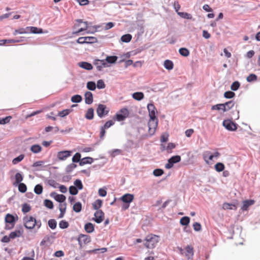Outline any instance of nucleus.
Masks as SVG:
<instances>
[{
    "instance_id": "052dcab7",
    "label": "nucleus",
    "mask_w": 260,
    "mask_h": 260,
    "mask_svg": "<svg viewBox=\"0 0 260 260\" xmlns=\"http://www.w3.org/2000/svg\"><path fill=\"white\" fill-rule=\"evenodd\" d=\"M24 155L21 154L18 157L15 158L13 161L12 162L13 164L15 165L18 163L19 162L21 161L23 158H24Z\"/></svg>"
},
{
    "instance_id": "2eb2a0df",
    "label": "nucleus",
    "mask_w": 260,
    "mask_h": 260,
    "mask_svg": "<svg viewBox=\"0 0 260 260\" xmlns=\"http://www.w3.org/2000/svg\"><path fill=\"white\" fill-rule=\"evenodd\" d=\"M235 104V102L232 100L222 104L223 112H225L230 110L234 106Z\"/></svg>"
},
{
    "instance_id": "9b49d317",
    "label": "nucleus",
    "mask_w": 260,
    "mask_h": 260,
    "mask_svg": "<svg viewBox=\"0 0 260 260\" xmlns=\"http://www.w3.org/2000/svg\"><path fill=\"white\" fill-rule=\"evenodd\" d=\"M91 241L90 237L88 235L80 234L78 237L79 244L81 245L82 244H86Z\"/></svg>"
},
{
    "instance_id": "4d7b16f0",
    "label": "nucleus",
    "mask_w": 260,
    "mask_h": 260,
    "mask_svg": "<svg viewBox=\"0 0 260 260\" xmlns=\"http://www.w3.org/2000/svg\"><path fill=\"white\" fill-rule=\"evenodd\" d=\"M209 154H210V152H208V151L206 152L204 154V158L206 162H208V161L207 160V158L210 160H212L213 159V158H214L213 154H211V155H209Z\"/></svg>"
},
{
    "instance_id": "6ab92c4d",
    "label": "nucleus",
    "mask_w": 260,
    "mask_h": 260,
    "mask_svg": "<svg viewBox=\"0 0 260 260\" xmlns=\"http://www.w3.org/2000/svg\"><path fill=\"white\" fill-rule=\"evenodd\" d=\"M254 203V201L253 200H245L243 202V206L241 209L243 211L247 210L248 207Z\"/></svg>"
},
{
    "instance_id": "5fc2aeb1",
    "label": "nucleus",
    "mask_w": 260,
    "mask_h": 260,
    "mask_svg": "<svg viewBox=\"0 0 260 260\" xmlns=\"http://www.w3.org/2000/svg\"><path fill=\"white\" fill-rule=\"evenodd\" d=\"M31 209V208L29 205L27 204H24L22 205V211L24 213H26L28 212Z\"/></svg>"
},
{
    "instance_id": "4be33fe9",
    "label": "nucleus",
    "mask_w": 260,
    "mask_h": 260,
    "mask_svg": "<svg viewBox=\"0 0 260 260\" xmlns=\"http://www.w3.org/2000/svg\"><path fill=\"white\" fill-rule=\"evenodd\" d=\"M84 230L88 233H92L94 230V226L92 223L88 222L85 224Z\"/></svg>"
},
{
    "instance_id": "423d86ee",
    "label": "nucleus",
    "mask_w": 260,
    "mask_h": 260,
    "mask_svg": "<svg viewBox=\"0 0 260 260\" xmlns=\"http://www.w3.org/2000/svg\"><path fill=\"white\" fill-rule=\"evenodd\" d=\"M222 125L230 131H235L237 129V124L230 119L223 120Z\"/></svg>"
},
{
    "instance_id": "e433bc0d",
    "label": "nucleus",
    "mask_w": 260,
    "mask_h": 260,
    "mask_svg": "<svg viewBox=\"0 0 260 260\" xmlns=\"http://www.w3.org/2000/svg\"><path fill=\"white\" fill-rule=\"evenodd\" d=\"M102 201L98 199L92 204V206L94 209L98 210L102 206Z\"/></svg>"
},
{
    "instance_id": "4468645a",
    "label": "nucleus",
    "mask_w": 260,
    "mask_h": 260,
    "mask_svg": "<svg viewBox=\"0 0 260 260\" xmlns=\"http://www.w3.org/2000/svg\"><path fill=\"white\" fill-rule=\"evenodd\" d=\"M51 196L53 197L56 201L60 203V204H62V203L64 202L66 199L65 196L63 194H58L56 192H52L51 193Z\"/></svg>"
},
{
    "instance_id": "09e8293b",
    "label": "nucleus",
    "mask_w": 260,
    "mask_h": 260,
    "mask_svg": "<svg viewBox=\"0 0 260 260\" xmlns=\"http://www.w3.org/2000/svg\"><path fill=\"white\" fill-rule=\"evenodd\" d=\"M44 205L46 207L48 208L49 209H52L53 208V202L49 200H45Z\"/></svg>"
},
{
    "instance_id": "393cba45",
    "label": "nucleus",
    "mask_w": 260,
    "mask_h": 260,
    "mask_svg": "<svg viewBox=\"0 0 260 260\" xmlns=\"http://www.w3.org/2000/svg\"><path fill=\"white\" fill-rule=\"evenodd\" d=\"M66 203L59 204V209L60 211V213L59 215V218H62L63 217L66 210Z\"/></svg>"
},
{
    "instance_id": "7c9ffc66",
    "label": "nucleus",
    "mask_w": 260,
    "mask_h": 260,
    "mask_svg": "<svg viewBox=\"0 0 260 260\" xmlns=\"http://www.w3.org/2000/svg\"><path fill=\"white\" fill-rule=\"evenodd\" d=\"M98 42V39L94 37H85V44H92Z\"/></svg>"
},
{
    "instance_id": "f704fd0d",
    "label": "nucleus",
    "mask_w": 260,
    "mask_h": 260,
    "mask_svg": "<svg viewBox=\"0 0 260 260\" xmlns=\"http://www.w3.org/2000/svg\"><path fill=\"white\" fill-rule=\"evenodd\" d=\"M22 233L20 231H16L15 232H11L9 237L10 239H14L16 237H19L21 236Z\"/></svg>"
},
{
    "instance_id": "f257e3e1",
    "label": "nucleus",
    "mask_w": 260,
    "mask_h": 260,
    "mask_svg": "<svg viewBox=\"0 0 260 260\" xmlns=\"http://www.w3.org/2000/svg\"><path fill=\"white\" fill-rule=\"evenodd\" d=\"M24 226L27 229H40L42 225L41 220H37L35 218L31 216H25L23 219Z\"/></svg>"
},
{
    "instance_id": "9d476101",
    "label": "nucleus",
    "mask_w": 260,
    "mask_h": 260,
    "mask_svg": "<svg viewBox=\"0 0 260 260\" xmlns=\"http://www.w3.org/2000/svg\"><path fill=\"white\" fill-rule=\"evenodd\" d=\"M93 220L98 223H101L104 218V213L101 210H97L94 213Z\"/></svg>"
},
{
    "instance_id": "6e6d98bb",
    "label": "nucleus",
    "mask_w": 260,
    "mask_h": 260,
    "mask_svg": "<svg viewBox=\"0 0 260 260\" xmlns=\"http://www.w3.org/2000/svg\"><path fill=\"white\" fill-rule=\"evenodd\" d=\"M69 192L72 195H76L78 193V191L76 187L75 186H71L69 187Z\"/></svg>"
},
{
    "instance_id": "e2e57ef3",
    "label": "nucleus",
    "mask_w": 260,
    "mask_h": 260,
    "mask_svg": "<svg viewBox=\"0 0 260 260\" xmlns=\"http://www.w3.org/2000/svg\"><path fill=\"white\" fill-rule=\"evenodd\" d=\"M81 158V154L79 153H76L72 158V161L74 162H78L80 161Z\"/></svg>"
},
{
    "instance_id": "a19ab883",
    "label": "nucleus",
    "mask_w": 260,
    "mask_h": 260,
    "mask_svg": "<svg viewBox=\"0 0 260 260\" xmlns=\"http://www.w3.org/2000/svg\"><path fill=\"white\" fill-rule=\"evenodd\" d=\"M34 191L37 194H41L43 191V186L40 184H37L35 187Z\"/></svg>"
},
{
    "instance_id": "3c124183",
    "label": "nucleus",
    "mask_w": 260,
    "mask_h": 260,
    "mask_svg": "<svg viewBox=\"0 0 260 260\" xmlns=\"http://www.w3.org/2000/svg\"><path fill=\"white\" fill-rule=\"evenodd\" d=\"M257 76L256 75L254 74H250L246 78V80L248 82H251L252 81H256L257 80Z\"/></svg>"
},
{
    "instance_id": "a878e982",
    "label": "nucleus",
    "mask_w": 260,
    "mask_h": 260,
    "mask_svg": "<svg viewBox=\"0 0 260 260\" xmlns=\"http://www.w3.org/2000/svg\"><path fill=\"white\" fill-rule=\"evenodd\" d=\"M85 118L89 120H91L94 117V110L93 108H89L87 110Z\"/></svg>"
},
{
    "instance_id": "13d9d810",
    "label": "nucleus",
    "mask_w": 260,
    "mask_h": 260,
    "mask_svg": "<svg viewBox=\"0 0 260 260\" xmlns=\"http://www.w3.org/2000/svg\"><path fill=\"white\" fill-rule=\"evenodd\" d=\"M48 225L51 229H54L56 227V222L54 219H50L48 221Z\"/></svg>"
},
{
    "instance_id": "c756f323",
    "label": "nucleus",
    "mask_w": 260,
    "mask_h": 260,
    "mask_svg": "<svg viewBox=\"0 0 260 260\" xmlns=\"http://www.w3.org/2000/svg\"><path fill=\"white\" fill-rule=\"evenodd\" d=\"M164 67L166 69L170 70L173 69L174 64L171 60H166L164 62Z\"/></svg>"
},
{
    "instance_id": "c03bdc74",
    "label": "nucleus",
    "mask_w": 260,
    "mask_h": 260,
    "mask_svg": "<svg viewBox=\"0 0 260 260\" xmlns=\"http://www.w3.org/2000/svg\"><path fill=\"white\" fill-rule=\"evenodd\" d=\"M18 190L20 192L24 193L27 190L26 185L23 183H20L18 185Z\"/></svg>"
},
{
    "instance_id": "f03ea898",
    "label": "nucleus",
    "mask_w": 260,
    "mask_h": 260,
    "mask_svg": "<svg viewBox=\"0 0 260 260\" xmlns=\"http://www.w3.org/2000/svg\"><path fill=\"white\" fill-rule=\"evenodd\" d=\"M159 240V236L150 234L146 237L145 246L148 248H153L158 242Z\"/></svg>"
},
{
    "instance_id": "79ce46f5",
    "label": "nucleus",
    "mask_w": 260,
    "mask_h": 260,
    "mask_svg": "<svg viewBox=\"0 0 260 260\" xmlns=\"http://www.w3.org/2000/svg\"><path fill=\"white\" fill-rule=\"evenodd\" d=\"M12 116H8L5 118H0V124H5L9 123L12 119Z\"/></svg>"
},
{
    "instance_id": "473e14b6",
    "label": "nucleus",
    "mask_w": 260,
    "mask_h": 260,
    "mask_svg": "<svg viewBox=\"0 0 260 260\" xmlns=\"http://www.w3.org/2000/svg\"><path fill=\"white\" fill-rule=\"evenodd\" d=\"M73 210L76 212H79L82 210V204L80 202L76 203L73 207Z\"/></svg>"
},
{
    "instance_id": "bb28decb",
    "label": "nucleus",
    "mask_w": 260,
    "mask_h": 260,
    "mask_svg": "<svg viewBox=\"0 0 260 260\" xmlns=\"http://www.w3.org/2000/svg\"><path fill=\"white\" fill-rule=\"evenodd\" d=\"M79 66L83 69L87 70H91L92 69V66L91 63L87 62H81L79 63Z\"/></svg>"
},
{
    "instance_id": "0e129e2a",
    "label": "nucleus",
    "mask_w": 260,
    "mask_h": 260,
    "mask_svg": "<svg viewBox=\"0 0 260 260\" xmlns=\"http://www.w3.org/2000/svg\"><path fill=\"white\" fill-rule=\"evenodd\" d=\"M97 87L99 89H103L105 88L106 85L103 80H99L97 82Z\"/></svg>"
},
{
    "instance_id": "0eeeda50",
    "label": "nucleus",
    "mask_w": 260,
    "mask_h": 260,
    "mask_svg": "<svg viewBox=\"0 0 260 260\" xmlns=\"http://www.w3.org/2000/svg\"><path fill=\"white\" fill-rule=\"evenodd\" d=\"M109 111L106 106L103 104H100L96 109L97 114L101 118L107 115Z\"/></svg>"
},
{
    "instance_id": "ddd939ff",
    "label": "nucleus",
    "mask_w": 260,
    "mask_h": 260,
    "mask_svg": "<svg viewBox=\"0 0 260 260\" xmlns=\"http://www.w3.org/2000/svg\"><path fill=\"white\" fill-rule=\"evenodd\" d=\"M147 109L150 118H156L155 114L157 111L154 104L151 103L148 104L147 105Z\"/></svg>"
},
{
    "instance_id": "cd10ccee",
    "label": "nucleus",
    "mask_w": 260,
    "mask_h": 260,
    "mask_svg": "<svg viewBox=\"0 0 260 260\" xmlns=\"http://www.w3.org/2000/svg\"><path fill=\"white\" fill-rule=\"evenodd\" d=\"M92 162H93L92 158L90 157H84V158H82L79 164L80 166H83V165H84L87 164H90Z\"/></svg>"
},
{
    "instance_id": "b1692460",
    "label": "nucleus",
    "mask_w": 260,
    "mask_h": 260,
    "mask_svg": "<svg viewBox=\"0 0 260 260\" xmlns=\"http://www.w3.org/2000/svg\"><path fill=\"white\" fill-rule=\"evenodd\" d=\"M30 150L31 151L34 153H40L42 150V148L41 146L38 144L33 145L31 146Z\"/></svg>"
},
{
    "instance_id": "412c9836",
    "label": "nucleus",
    "mask_w": 260,
    "mask_h": 260,
    "mask_svg": "<svg viewBox=\"0 0 260 260\" xmlns=\"http://www.w3.org/2000/svg\"><path fill=\"white\" fill-rule=\"evenodd\" d=\"M222 208L224 210H235L237 209V206L234 204L224 203L222 205Z\"/></svg>"
},
{
    "instance_id": "f8f14e48",
    "label": "nucleus",
    "mask_w": 260,
    "mask_h": 260,
    "mask_svg": "<svg viewBox=\"0 0 260 260\" xmlns=\"http://www.w3.org/2000/svg\"><path fill=\"white\" fill-rule=\"evenodd\" d=\"M72 152L69 150L61 151L57 153V158L60 160H64L71 155Z\"/></svg>"
},
{
    "instance_id": "aec40b11",
    "label": "nucleus",
    "mask_w": 260,
    "mask_h": 260,
    "mask_svg": "<svg viewBox=\"0 0 260 260\" xmlns=\"http://www.w3.org/2000/svg\"><path fill=\"white\" fill-rule=\"evenodd\" d=\"M94 63L96 65L97 69L99 71H101L103 68L106 67V63L104 60H96Z\"/></svg>"
},
{
    "instance_id": "37998d69",
    "label": "nucleus",
    "mask_w": 260,
    "mask_h": 260,
    "mask_svg": "<svg viewBox=\"0 0 260 260\" xmlns=\"http://www.w3.org/2000/svg\"><path fill=\"white\" fill-rule=\"evenodd\" d=\"M87 88L90 90H94L96 88L95 82L93 81L88 82L87 83Z\"/></svg>"
},
{
    "instance_id": "69168bd1",
    "label": "nucleus",
    "mask_w": 260,
    "mask_h": 260,
    "mask_svg": "<svg viewBox=\"0 0 260 260\" xmlns=\"http://www.w3.org/2000/svg\"><path fill=\"white\" fill-rule=\"evenodd\" d=\"M153 173L155 176H160L164 174V171L160 169H156L153 171Z\"/></svg>"
},
{
    "instance_id": "1a4fd4ad",
    "label": "nucleus",
    "mask_w": 260,
    "mask_h": 260,
    "mask_svg": "<svg viewBox=\"0 0 260 260\" xmlns=\"http://www.w3.org/2000/svg\"><path fill=\"white\" fill-rule=\"evenodd\" d=\"M181 160V157L179 155H175L171 157L168 160V163L165 166L166 168L170 169L173 167L174 164L179 162Z\"/></svg>"
},
{
    "instance_id": "c85d7f7f",
    "label": "nucleus",
    "mask_w": 260,
    "mask_h": 260,
    "mask_svg": "<svg viewBox=\"0 0 260 260\" xmlns=\"http://www.w3.org/2000/svg\"><path fill=\"white\" fill-rule=\"evenodd\" d=\"M144 97V95L143 92H136L133 94V98L137 101H140L142 100Z\"/></svg>"
},
{
    "instance_id": "a18cd8bd",
    "label": "nucleus",
    "mask_w": 260,
    "mask_h": 260,
    "mask_svg": "<svg viewBox=\"0 0 260 260\" xmlns=\"http://www.w3.org/2000/svg\"><path fill=\"white\" fill-rule=\"evenodd\" d=\"M117 57L116 56H110L106 57V60L110 63H113L116 61Z\"/></svg>"
},
{
    "instance_id": "338daca9",
    "label": "nucleus",
    "mask_w": 260,
    "mask_h": 260,
    "mask_svg": "<svg viewBox=\"0 0 260 260\" xmlns=\"http://www.w3.org/2000/svg\"><path fill=\"white\" fill-rule=\"evenodd\" d=\"M176 145L175 144L173 143H169L168 144V146L166 147V150L168 151V152L171 153L172 152V150L175 148Z\"/></svg>"
},
{
    "instance_id": "ea45409f",
    "label": "nucleus",
    "mask_w": 260,
    "mask_h": 260,
    "mask_svg": "<svg viewBox=\"0 0 260 260\" xmlns=\"http://www.w3.org/2000/svg\"><path fill=\"white\" fill-rule=\"evenodd\" d=\"M178 14L182 18L187 19H191L192 16L191 14L186 13V12H178Z\"/></svg>"
},
{
    "instance_id": "20e7f679",
    "label": "nucleus",
    "mask_w": 260,
    "mask_h": 260,
    "mask_svg": "<svg viewBox=\"0 0 260 260\" xmlns=\"http://www.w3.org/2000/svg\"><path fill=\"white\" fill-rule=\"evenodd\" d=\"M128 115L129 111L128 109L125 108H122L116 114L114 118L118 121H121L128 117Z\"/></svg>"
},
{
    "instance_id": "39448f33",
    "label": "nucleus",
    "mask_w": 260,
    "mask_h": 260,
    "mask_svg": "<svg viewBox=\"0 0 260 260\" xmlns=\"http://www.w3.org/2000/svg\"><path fill=\"white\" fill-rule=\"evenodd\" d=\"M134 199V197L132 194L126 193L122 196L120 199V200H121L123 203L127 204V205H124L122 206L123 209H127L129 207V204L133 201Z\"/></svg>"
},
{
    "instance_id": "72a5a7b5",
    "label": "nucleus",
    "mask_w": 260,
    "mask_h": 260,
    "mask_svg": "<svg viewBox=\"0 0 260 260\" xmlns=\"http://www.w3.org/2000/svg\"><path fill=\"white\" fill-rule=\"evenodd\" d=\"M132 38V37L131 35L126 34V35H123L121 37V40L123 42L128 43L131 41Z\"/></svg>"
},
{
    "instance_id": "6e6552de",
    "label": "nucleus",
    "mask_w": 260,
    "mask_h": 260,
    "mask_svg": "<svg viewBox=\"0 0 260 260\" xmlns=\"http://www.w3.org/2000/svg\"><path fill=\"white\" fill-rule=\"evenodd\" d=\"M15 221L16 220L15 217L13 215L9 213L7 214L5 216V222L9 223L11 225V226L6 225L5 229L7 230H10L13 228L14 226Z\"/></svg>"
},
{
    "instance_id": "603ef678",
    "label": "nucleus",
    "mask_w": 260,
    "mask_h": 260,
    "mask_svg": "<svg viewBox=\"0 0 260 260\" xmlns=\"http://www.w3.org/2000/svg\"><path fill=\"white\" fill-rule=\"evenodd\" d=\"M235 95V93L231 91H226L224 93V96L226 99H232L234 97Z\"/></svg>"
},
{
    "instance_id": "680f3d73",
    "label": "nucleus",
    "mask_w": 260,
    "mask_h": 260,
    "mask_svg": "<svg viewBox=\"0 0 260 260\" xmlns=\"http://www.w3.org/2000/svg\"><path fill=\"white\" fill-rule=\"evenodd\" d=\"M59 225L60 228L64 229L67 228L69 226V224L67 221L65 220H61L60 221Z\"/></svg>"
},
{
    "instance_id": "5701e85b",
    "label": "nucleus",
    "mask_w": 260,
    "mask_h": 260,
    "mask_svg": "<svg viewBox=\"0 0 260 260\" xmlns=\"http://www.w3.org/2000/svg\"><path fill=\"white\" fill-rule=\"evenodd\" d=\"M77 21L78 22H79V23H82L83 22V21L81 19H77ZM83 23H84V25H85L84 27H82V28H80L78 31L74 32L73 33L74 34H79V33H80V32H82V31H83L84 30H86L88 28V22L87 21H85V22H83Z\"/></svg>"
},
{
    "instance_id": "774afa93",
    "label": "nucleus",
    "mask_w": 260,
    "mask_h": 260,
    "mask_svg": "<svg viewBox=\"0 0 260 260\" xmlns=\"http://www.w3.org/2000/svg\"><path fill=\"white\" fill-rule=\"evenodd\" d=\"M115 122L113 120H109L107 121L104 126H102L103 128H105L106 129L109 128L112 125H114Z\"/></svg>"
},
{
    "instance_id": "58836bf2",
    "label": "nucleus",
    "mask_w": 260,
    "mask_h": 260,
    "mask_svg": "<svg viewBox=\"0 0 260 260\" xmlns=\"http://www.w3.org/2000/svg\"><path fill=\"white\" fill-rule=\"evenodd\" d=\"M179 53L183 56H188L189 54V50L185 48H181L179 50Z\"/></svg>"
},
{
    "instance_id": "8fccbe9b",
    "label": "nucleus",
    "mask_w": 260,
    "mask_h": 260,
    "mask_svg": "<svg viewBox=\"0 0 260 260\" xmlns=\"http://www.w3.org/2000/svg\"><path fill=\"white\" fill-rule=\"evenodd\" d=\"M240 85V84L238 81H235L232 83L231 86V89L233 91H236L238 89Z\"/></svg>"
},
{
    "instance_id": "a211bd4d",
    "label": "nucleus",
    "mask_w": 260,
    "mask_h": 260,
    "mask_svg": "<svg viewBox=\"0 0 260 260\" xmlns=\"http://www.w3.org/2000/svg\"><path fill=\"white\" fill-rule=\"evenodd\" d=\"M26 29L27 30V32L30 31L33 34H41L43 32V30L42 28H39L34 26L26 27Z\"/></svg>"
},
{
    "instance_id": "bf43d9fd",
    "label": "nucleus",
    "mask_w": 260,
    "mask_h": 260,
    "mask_svg": "<svg viewBox=\"0 0 260 260\" xmlns=\"http://www.w3.org/2000/svg\"><path fill=\"white\" fill-rule=\"evenodd\" d=\"M74 185L77 188H78L80 190L83 188V185L80 180H76L74 182Z\"/></svg>"
},
{
    "instance_id": "c9c22d12",
    "label": "nucleus",
    "mask_w": 260,
    "mask_h": 260,
    "mask_svg": "<svg viewBox=\"0 0 260 260\" xmlns=\"http://www.w3.org/2000/svg\"><path fill=\"white\" fill-rule=\"evenodd\" d=\"M224 165L221 162H217L215 165V169L217 172H220L224 170Z\"/></svg>"
},
{
    "instance_id": "de8ad7c7",
    "label": "nucleus",
    "mask_w": 260,
    "mask_h": 260,
    "mask_svg": "<svg viewBox=\"0 0 260 260\" xmlns=\"http://www.w3.org/2000/svg\"><path fill=\"white\" fill-rule=\"evenodd\" d=\"M1 42H3V44H0L1 45H4L6 43H19L20 42V40H14V39H8V40H1Z\"/></svg>"
},
{
    "instance_id": "49530a36",
    "label": "nucleus",
    "mask_w": 260,
    "mask_h": 260,
    "mask_svg": "<svg viewBox=\"0 0 260 260\" xmlns=\"http://www.w3.org/2000/svg\"><path fill=\"white\" fill-rule=\"evenodd\" d=\"M71 112V110H69V109H65V110H63L61 111H60L58 113V116H60V117H63L68 115H69L70 114Z\"/></svg>"
},
{
    "instance_id": "4c0bfd02",
    "label": "nucleus",
    "mask_w": 260,
    "mask_h": 260,
    "mask_svg": "<svg viewBox=\"0 0 260 260\" xmlns=\"http://www.w3.org/2000/svg\"><path fill=\"white\" fill-rule=\"evenodd\" d=\"M82 100V96L78 94L74 95L71 98V101L73 103H80Z\"/></svg>"
},
{
    "instance_id": "dca6fc26",
    "label": "nucleus",
    "mask_w": 260,
    "mask_h": 260,
    "mask_svg": "<svg viewBox=\"0 0 260 260\" xmlns=\"http://www.w3.org/2000/svg\"><path fill=\"white\" fill-rule=\"evenodd\" d=\"M185 255L188 259L192 258L193 255V248L192 246L187 245L185 247Z\"/></svg>"
},
{
    "instance_id": "7ed1b4c3",
    "label": "nucleus",
    "mask_w": 260,
    "mask_h": 260,
    "mask_svg": "<svg viewBox=\"0 0 260 260\" xmlns=\"http://www.w3.org/2000/svg\"><path fill=\"white\" fill-rule=\"evenodd\" d=\"M158 125V119L156 118H150L148 123L149 127V133L150 135L154 134Z\"/></svg>"
},
{
    "instance_id": "f3484780",
    "label": "nucleus",
    "mask_w": 260,
    "mask_h": 260,
    "mask_svg": "<svg viewBox=\"0 0 260 260\" xmlns=\"http://www.w3.org/2000/svg\"><path fill=\"white\" fill-rule=\"evenodd\" d=\"M85 102L87 104H91L93 102V95L90 91H87L85 93Z\"/></svg>"
},
{
    "instance_id": "2f4dec72",
    "label": "nucleus",
    "mask_w": 260,
    "mask_h": 260,
    "mask_svg": "<svg viewBox=\"0 0 260 260\" xmlns=\"http://www.w3.org/2000/svg\"><path fill=\"white\" fill-rule=\"evenodd\" d=\"M190 222V218L187 216H184L180 219V223L182 225H187Z\"/></svg>"
},
{
    "instance_id": "864d4df0",
    "label": "nucleus",
    "mask_w": 260,
    "mask_h": 260,
    "mask_svg": "<svg viewBox=\"0 0 260 260\" xmlns=\"http://www.w3.org/2000/svg\"><path fill=\"white\" fill-rule=\"evenodd\" d=\"M16 183L18 184L20 183L23 180V176L20 173H17L15 176Z\"/></svg>"
}]
</instances>
